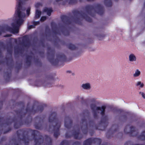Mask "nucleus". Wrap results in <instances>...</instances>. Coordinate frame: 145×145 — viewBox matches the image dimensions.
Wrapping results in <instances>:
<instances>
[{
  "instance_id": "obj_15",
  "label": "nucleus",
  "mask_w": 145,
  "mask_h": 145,
  "mask_svg": "<svg viewBox=\"0 0 145 145\" xmlns=\"http://www.w3.org/2000/svg\"><path fill=\"white\" fill-rule=\"evenodd\" d=\"M45 138L46 142V145H52V140L51 138L47 135H45Z\"/></svg>"
},
{
  "instance_id": "obj_39",
  "label": "nucleus",
  "mask_w": 145,
  "mask_h": 145,
  "mask_svg": "<svg viewBox=\"0 0 145 145\" xmlns=\"http://www.w3.org/2000/svg\"><path fill=\"white\" fill-rule=\"evenodd\" d=\"M42 5V3H37L35 5V7L36 8H38L40 6Z\"/></svg>"
},
{
  "instance_id": "obj_19",
  "label": "nucleus",
  "mask_w": 145,
  "mask_h": 145,
  "mask_svg": "<svg viewBox=\"0 0 145 145\" xmlns=\"http://www.w3.org/2000/svg\"><path fill=\"white\" fill-rule=\"evenodd\" d=\"M138 139L141 140H145V131H143L142 132L141 135L138 136Z\"/></svg>"
},
{
  "instance_id": "obj_20",
  "label": "nucleus",
  "mask_w": 145,
  "mask_h": 145,
  "mask_svg": "<svg viewBox=\"0 0 145 145\" xmlns=\"http://www.w3.org/2000/svg\"><path fill=\"white\" fill-rule=\"evenodd\" d=\"M67 46H68V48L71 50H76L77 48L76 47L75 45L72 44L71 43H70L67 45Z\"/></svg>"
},
{
  "instance_id": "obj_6",
  "label": "nucleus",
  "mask_w": 145,
  "mask_h": 145,
  "mask_svg": "<svg viewBox=\"0 0 145 145\" xmlns=\"http://www.w3.org/2000/svg\"><path fill=\"white\" fill-rule=\"evenodd\" d=\"M85 8L87 14L93 17H94L96 12L101 16L104 13L103 7L99 4H96L94 7L92 5H87Z\"/></svg>"
},
{
  "instance_id": "obj_49",
  "label": "nucleus",
  "mask_w": 145,
  "mask_h": 145,
  "mask_svg": "<svg viewBox=\"0 0 145 145\" xmlns=\"http://www.w3.org/2000/svg\"><path fill=\"white\" fill-rule=\"evenodd\" d=\"M35 62L38 63H41V62L38 59H37L35 60Z\"/></svg>"
},
{
  "instance_id": "obj_14",
  "label": "nucleus",
  "mask_w": 145,
  "mask_h": 145,
  "mask_svg": "<svg viewBox=\"0 0 145 145\" xmlns=\"http://www.w3.org/2000/svg\"><path fill=\"white\" fill-rule=\"evenodd\" d=\"M108 117L107 116H104L101 121L100 124L103 125L104 129H105L108 125Z\"/></svg>"
},
{
  "instance_id": "obj_31",
  "label": "nucleus",
  "mask_w": 145,
  "mask_h": 145,
  "mask_svg": "<svg viewBox=\"0 0 145 145\" xmlns=\"http://www.w3.org/2000/svg\"><path fill=\"white\" fill-rule=\"evenodd\" d=\"M22 51V48H15L14 49V53L16 54H18L19 53H21Z\"/></svg>"
},
{
  "instance_id": "obj_1",
  "label": "nucleus",
  "mask_w": 145,
  "mask_h": 145,
  "mask_svg": "<svg viewBox=\"0 0 145 145\" xmlns=\"http://www.w3.org/2000/svg\"><path fill=\"white\" fill-rule=\"evenodd\" d=\"M18 105H22L23 107L20 109L16 111L18 118H14L11 120L10 118H7L5 120H5L4 118L0 116V126L2 128L6 125L8 126L10 125L12 122H14V127L15 129H18L20 127L24 124L28 125L32 121V118L29 116L31 113L34 114L37 112H42L44 110V107L46 106V105L45 104L39 105H38L37 109H35V105L33 104L31 109L28 108L30 105V103H28L27 104V107L25 109V112H23L24 108V102L20 101L18 103Z\"/></svg>"
},
{
  "instance_id": "obj_2",
  "label": "nucleus",
  "mask_w": 145,
  "mask_h": 145,
  "mask_svg": "<svg viewBox=\"0 0 145 145\" xmlns=\"http://www.w3.org/2000/svg\"><path fill=\"white\" fill-rule=\"evenodd\" d=\"M72 13L74 16L70 17L65 15L61 16V19L65 25L60 26L59 28L55 23L53 22L51 23L52 31L54 34L61 35L62 34L65 36L69 35L70 28L67 27L68 25L71 24L72 22L80 25H81V20L80 19V17L85 19L88 22H92L91 19L88 16L87 14L82 11L75 10L72 11Z\"/></svg>"
},
{
  "instance_id": "obj_17",
  "label": "nucleus",
  "mask_w": 145,
  "mask_h": 145,
  "mask_svg": "<svg viewBox=\"0 0 145 145\" xmlns=\"http://www.w3.org/2000/svg\"><path fill=\"white\" fill-rule=\"evenodd\" d=\"M31 59L32 57L31 56L27 55L26 56L25 63L28 66H30L31 64Z\"/></svg>"
},
{
  "instance_id": "obj_55",
  "label": "nucleus",
  "mask_w": 145,
  "mask_h": 145,
  "mask_svg": "<svg viewBox=\"0 0 145 145\" xmlns=\"http://www.w3.org/2000/svg\"><path fill=\"white\" fill-rule=\"evenodd\" d=\"M88 1V2H92L94 1V0H87ZM82 1V0H80V1L81 2Z\"/></svg>"
},
{
  "instance_id": "obj_41",
  "label": "nucleus",
  "mask_w": 145,
  "mask_h": 145,
  "mask_svg": "<svg viewBox=\"0 0 145 145\" xmlns=\"http://www.w3.org/2000/svg\"><path fill=\"white\" fill-rule=\"evenodd\" d=\"M72 145H80V143L78 141H76L73 143Z\"/></svg>"
},
{
  "instance_id": "obj_9",
  "label": "nucleus",
  "mask_w": 145,
  "mask_h": 145,
  "mask_svg": "<svg viewBox=\"0 0 145 145\" xmlns=\"http://www.w3.org/2000/svg\"><path fill=\"white\" fill-rule=\"evenodd\" d=\"M74 127L76 128V129L74 130L72 132V135L74 138L76 139H80L83 137L82 135L80 133V128L78 125H75Z\"/></svg>"
},
{
  "instance_id": "obj_21",
  "label": "nucleus",
  "mask_w": 145,
  "mask_h": 145,
  "mask_svg": "<svg viewBox=\"0 0 145 145\" xmlns=\"http://www.w3.org/2000/svg\"><path fill=\"white\" fill-rule=\"evenodd\" d=\"M104 3L107 7H111L112 6V3L111 0H105Z\"/></svg>"
},
{
  "instance_id": "obj_29",
  "label": "nucleus",
  "mask_w": 145,
  "mask_h": 145,
  "mask_svg": "<svg viewBox=\"0 0 145 145\" xmlns=\"http://www.w3.org/2000/svg\"><path fill=\"white\" fill-rule=\"evenodd\" d=\"M140 74V71L138 69H137L135 71V73L133 74V76L134 77H138Z\"/></svg>"
},
{
  "instance_id": "obj_63",
  "label": "nucleus",
  "mask_w": 145,
  "mask_h": 145,
  "mask_svg": "<svg viewBox=\"0 0 145 145\" xmlns=\"http://www.w3.org/2000/svg\"><path fill=\"white\" fill-rule=\"evenodd\" d=\"M2 34V31H0V35H1Z\"/></svg>"
},
{
  "instance_id": "obj_18",
  "label": "nucleus",
  "mask_w": 145,
  "mask_h": 145,
  "mask_svg": "<svg viewBox=\"0 0 145 145\" xmlns=\"http://www.w3.org/2000/svg\"><path fill=\"white\" fill-rule=\"evenodd\" d=\"M53 10L51 8H49L46 7L44 9L43 11L47 13V14L49 16H50Z\"/></svg>"
},
{
  "instance_id": "obj_53",
  "label": "nucleus",
  "mask_w": 145,
  "mask_h": 145,
  "mask_svg": "<svg viewBox=\"0 0 145 145\" xmlns=\"http://www.w3.org/2000/svg\"><path fill=\"white\" fill-rule=\"evenodd\" d=\"M80 99L82 100L81 102L82 103H84L86 102V101L85 100H84L83 97L81 98Z\"/></svg>"
},
{
  "instance_id": "obj_32",
  "label": "nucleus",
  "mask_w": 145,
  "mask_h": 145,
  "mask_svg": "<svg viewBox=\"0 0 145 145\" xmlns=\"http://www.w3.org/2000/svg\"><path fill=\"white\" fill-rule=\"evenodd\" d=\"M45 32L47 33H50V29L48 26H46L45 28Z\"/></svg>"
},
{
  "instance_id": "obj_51",
  "label": "nucleus",
  "mask_w": 145,
  "mask_h": 145,
  "mask_svg": "<svg viewBox=\"0 0 145 145\" xmlns=\"http://www.w3.org/2000/svg\"><path fill=\"white\" fill-rule=\"evenodd\" d=\"M6 138L5 137H3L1 139V141L0 142H1L2 141H5L6 140Z\"/></svg>"
},
{
  "instance_id": "obj_62",
  "label": "nucleus",
  "mask_w": 145,
  "mask_h": 145,
  "mask_svg": "<svg viewBox=\"0 0 145 145\" xmlns=\"http://www.w3.org/2000/svg\"><path fill=\"white\" fill-rule=\"evenodd\" d=\"M105 37V35H103V36H101V37H102V38H103V37Z\"/></svg>"
},
{
  "instance_id": "obj_59",
  "label": "nucleus",
  "mask_w": 145,
  "mask_h": 145,
  "mask_svg": "<svg viewBox=\"0 0 145 145\" xmlns=\"http://www.w3.org/2000/svg\"><path fill=\"white\" fill-rule=\"evenodd\" d=\"M63 0H56V2H58L59 1H62Z\"/></svg>"
},
{
  "instance_id": "obj_50",
  "label": "nucleus",
  "mask_w": 145,
  "mask_h": 145,
  "mask_svg": "<svg viewBox=\"0 0 145 145\" xmlns=\"http://www.w3.org/2000/svg\"><path fill=\"white\" fill-rule=\"evenodd\" d=\"M11 36H12V35L11 34H8L5 35L3 37H10Z\"/></svg>"
},
{
  "instance_id": "obj_57",
  "label": "nucleus",
  "mask_w": 145,
  "mask_h": 145,
  "mask_svg": "<svg viewBox=\"0 0 145 145\" xmlns=\"http://www.w3.org/2000/svg\"><path fill=\"white\" fill-rule=\"evenodd\" d=\"M2 56V53L1 50H0V57H1Z\"/></svg>"
},
{
  "instance_id": "obj_22",
  "label": "nucleus",
  "mask_w": 145,
  "mask_h": 145,
  "mask_svg": "<svg viewBox=\"0 0 145 145\" xmlns=\"http://www.w3.org/2000/svg\"><path fill=\"white\" fill-rule=\"evenodd\" d=\"M82 87L83 88L86 89H89L91 88L90 84L89 83L83 84H82Z\"/></svg>"
},
{
  "instance_id": "obj_45",
  "label": "nucleus",
  "mask_w": 145,
  "mask_h": 145,
  "mask_svg": "<svg viewBox=\"0 0 145 145\" xmlns=\"http://www.w3.org/2000/svg\"><path fill=\"white\" fill-rule=\"evenodd\" d=\"M39 24V21L37 22H33V24L35 26V25H37Z\"/></svg>"
},
{
  "instance_id": "obj_43",
  "label": "nucleus",
  "mask_w": 145,
  "mask_h": 145,
  "mask_svg": "<svg viewBox=\"0 0 145 145\" xmlns=\"http://www.w3.org/2000/svg\"><path fill=\"white\" fill-rule=\"evenodd\" d=\"M11 129L10 127H9L8 128V129L7 130L5 131L4 132V133L5 134L6 133L8 132L9 131H10Z\"/></svg>"
},
{
  "instance_id": "obj_5",
  "label": "nucleus",
  "mask_w": 145,
  "mask_h": 145,
  "mask_svg": "<svg viewBox=\"0 0 145 145\" xmlns=\"http://www.w3.org/2000/svg\"><path fill=\"white\" fill-rule=\"evenodd\" d=\"M48 120L51 124L53 123H55V125H53L50 124L49 125V129L52 128V130L54 132V136L56 138L60 135L59 132L60 127V123L59 121L57 116V113L54 112L52 113L50 115Z\"/></svg>"
},
{
  "instance_id": "obj_61",
  "label": "nucleus",
  "mask_w": 145,
  "mask_h": 145,
  "mask_svg": "<svg viewBox=\"0 0 145 145\" xmlns=\"http://www.w3.org/2000/svg\"><path fill=\"white\" fill-rule=\"evenodd\" d=\"M49 78H50V80H52V79H53V77H52H52L50 78V77H49Z\"/></svg>"
},
{
  "instance_id": "obj_52",
  "label": "nucleus",
  "mask_w": 145,
  "mask_h": 145,
  "mask_svg": "<svg viewBox=\"0 0 145 145\" xmlns=\"http://www.w3.org/2000/svg\"><path fill=\"white\" fill-rule=\"evenodd\" d=\"M40 43L42 47H44L45 46V44L43 41L41 40L40 41Z\"/></svg>"
},
{
  "instance_id": "obj_25",
  "label": "nucleus",
  "mask_w": 145,
  "mask_h": 145,
  "mask_svg": "<svg viewBox=\"0 0 145 145\" xmlns=\"http://www.w3.org/2000/svg\"><path fill=\"white\" fill-rule=\"evenodd\" d=\"M101 110H100L101 111V114L102 116H104L105 114V110L106 108V107L105 106H103L101 107Z\"/></svg>"
},
{
  "instance_id": "obj_27",
  "label": "nucleus",
  "mask_w": 145,
  "mask_h": 145,
  "mask_svg": "<svg viewBox=\"0 0 145 145\" xmlns=\"http://www.w3.org/2000/svg\"><path fill=\"white\" fill-rule=\"evenodd\" d=\"M136 86H139L140 88H142L144 86V84L141 81H138L136 83Z\"/></svg>"
},
{
  "instance_id": "obj_35",
  "label": "nucleus",
  "mask_w": 145,
  "mask_h": 145,
  "mask_svg": "<svg viewBox=\"0 0 145 145\" xmlns=\"http://www.w3.org/2000/svg\"><path fill=\"white\" fill-rule=\"evenodd\" d=\"M69 133L68 132H67L65 134V137L67 138H71L72 136V135H70L69 134Z\"/></svg>"
},
{
  "instance_id": "obj_42",
  "label": "nucleus",
  "mask_w": 145,
  "mask_h": 145,
  "mask_svg": "<svg viewBox=\"0 0 145 145\" xmlns=\"http://www.w3.org/2000/svg\"><path fill=\"white\" fill-rule=\"evenodd\" d=\"M34 27L35 26L34 25H30L28 26V29L29 30L32 28H34Z\"/></svg>"
},
{
  "instance_id": "obj_44",
  "label": "nucleus",
  "mask_w": 145,
  "mask_h": 145,
  "mask_svg": "<svg viewBox=\"0 0 145 145\" xmlns=\"http://www.w3.org/2000/svg\"><path fill=\"white\" fill-rule=\"evenodd\" d=\"M123 119L124 120H126L127 118V116L126 115H124L122 116H121Z\"/></svg>"
},
{
  "instance_id": "obj_23",
  "label": "nucleus",
  "mask_w": 145,
  "mask_h": 145,
  "mask_svg": "<svg viewBox=\"0 0 145 145\" xmlns=\"http://www.w3.org/2000/svg\"><path fill=\"white\" fill-rule=\"evenodd\" d=\"M41 12L40 11L38 10H36L35 14V18L37 19L39 18L41 16Z\"/></svg>"
},
{
  "instance_id": "obj_24",
  "label": "nucleus",
  "mask_w": 145,
  "mask_h": 145,
  "mask_svg": "<svg viewBox=\"0 0 145 145\" xmlns=\"http://www.w3.org/2000/svg\"><path fill=\"white\" fill-rule=\"evenodd\" d=\"M129 60L131 61H135L136 58L135 56L133 54H131L129 56Z\"/></svg>"
},
{
  "instance_id": "obj_37",
  "label": "nucleus",
  "mask_w": 145,
  "mask_h": 145,
  "mask_svg": "<svg viewBox=\"0 0 145 145\" xmlns=\"http://www.w3.org/2000/svg\"><path fill=\"white\" fill-rule=\"evenodd\" d=\"M93 112V116L94 118L95 119H97V118L98 116L97 114V113L95 111H94Z\"/></svg>"
},
{
  "instance_id": "obj_34",
  "label": "nucleus",
  "mask_w": 145,
  "mask_h": 145,
  "mask_svg": "<svg viewBox=\"0 0 145 145\" xmlns=\"http://www.w3.org/2000/svg\"><path fill=\"white\" fill-rule=\"evenodd\" d=\"M5 59H6V61H7V65H8V61L9 60H10V63H13V61L11 57L10 58L6 57L5 58Z\"/></svg>"
},
{
  "instance_id": "obj_28",
  "label": "nucleus",
  "mask_w": 145,
  "mask_h": 145,
  "mask_svg": "<svg viewBox=\"0 0 145 145\" xmlns=\"http://www.w3.org/2000/svg\"><path fill=\"white\" fill-rule=\"evenodd\" d=\"M11 141L13 142L12 144V145H20V144L19 143L15 138L12 139Z\"/></svg>"
},
{
  "instance_id": "obj_11",
  "label": "nucleus",
  "mask_w": 145,
  "mask_h": 145,
  "mask_svg": "<svg viewBox=\"0 0 145 145\" xmlns=\"http://www.w3.org/2000/svg\"><path fill=\"white\" fill-rule=\"evenodd\" d=\"M127 126H126L124 129V132L125 133L127 134H129L131 137H136L138 133L135 134V127L134 126H131L130 127V130L129 132L127 131Z\"/></svg>"
},
{
  "instance_id": "obj_47",
  "label": "nucleus",
  "mask_w": 145,
  "mask_h": 145,
  "mask_svg": "<svg viewBox=\"0 0 145 145\" xmlns=\"http://www.w3.org/2000/svg\"><path fill=\"white\" fill-rule=\"evenodd\" d=\"M11 75V73H7L6 76L8 78H9L10 77V76Z\"/></svg>"
},
{
  "instance_id": "obj_64",
  "label": "nucleus",
  "mask_w": 145,
  "mask_h": 145,
  "mask_svg": "<svg viewBox=\"0 0 145 145\" xmlns=\"http://www.w3.org/2000/svg\"><path fill=\"white\" fill-rule=\"evenodd\" d=\"M102 39L101 38V37H99V40H101Z\"/></svg>"
},
{
  "instance_id": "obj_48",
  "label": "nucleus",
  "mask_w": 145,
  "mask_h": 145,
  "mask_svg": "<svg viewBox=\"0 0 145 145\" xmlns=\"http://www.w3.org/2000/svg\"><path fill=\"white\" fill-rule=\"evenodd\" d=\"M39 54L40 56L42 57H43L44 54V52L42 51H40L39 52Z\"/></svg>"
},
{
  "instance_id": "obj_40",
  "label": "nucleus",
  "mask_w": 145,
  "mask_h": 145,
  "mask_svg": "<svg viewBox=\"0 0 145 145\" xmlns=\"http://www.w3.org/2000/svg\"><path fill=\"white\" fill-rule=\"evenodd\" d=\"M31 8L29 7L26 10L27 14L28 16H29L30 14V11Z\"/></svg>"
},
{
  "instance_id": "obj_56",
  "label": "nucleus",
  "mask_w": 145,
  "mask_h": 145,
  "mask_svg": "<svg viewBox=\"0 0 145 145\" xmlns=\"http://www.w3.org/2000/svg\"><path fill=\"white\" fill-rule=\"evenodd\" d=\"M21 67V65H19L17 67H16V68L18 69H20Z\"/></svg>"
},
{
  "instance_id": "obj_4",
  "label": "nucleus",
  "mask_w": 145,
  "mask_h": 145,
  "mask_svg": "<svg viewBox=\"0 0 145 145\" xmlns=\"http://www.w3.org/2000/svg\"><path fill=\"white\" fill-rule=\"evenodd\" d=\"M47 58L48 61L53 65L58 66V64L60 61L62 63L63 62L65 61L66 57L63 54H59L56 55L57 59H54L55 54V50L54 49H52L50 47L47 48Z\"/></svg>"
},
{
  "instance_id": "obj_10",
  "label": "nucleus",
  "mask_w": 145,
  "mask_h": 145,
  "mask_svg": "<svg viewBox=\"0 0 145 145\" xmlns=\"http://www.w3.org/2000/svg\"><path fill=\"white\" fill-rule=\"evenodd\" d=\"M44 117L42 118L39 116H38L35 118L36 120H39L38 123H35L34 124L35 128L41 130L43 128V123L44 120Z\"/></svg>"
},
{
  "instance_id": "obj_26",
  "label": "nucleus",
  "mask_w": 145,
  "mask_h": 145,
  "mask_svg": "<svg viewBox=\"0 0 145 145\" xmlns=\"http://www.w3.org/2000/svg\"><path fill=\"white\" fill-rule=\"evenodd\" d=\"M70 143V142L69 141L64 140L61 142L60 145H69Z\"/></svg>"
},
{
  "instance_id": "obj_16",
  "label": "nucleus",
  "mask_w": 145,
  "mask_h": 145,
  "mask_svg": "<svg viewBox=\"0 0 145 145\" xmlns=\"http://www.w3.org/2000/svg\"><path fill=\"white\" fill-rule=\"evenodd\" d=\"M90 107L93 111L99 110H101V107L100 106L96 107V105L95 104H91L90 105Z\"/></svg>"
},
{
  "instance_id": "obj_38",
  "label": "nucleus",
  "mask_w": 145,
  "mask_h": 145,
  "mask_svg": "<svg viewBox=\"0 0 145 145\" xmlns=\"http://www.w3.org/2000/svg\"><path fill=\"white\" fill-rule=\"evenodd\" d=\"M46 19V16H42L40 19V21L41 22H43Z\"/></svg>"
},
{
  "instance_id": "obj_36",
  "label": "nucleus",
  "mask_w": 145,
  "mask_h": 145,
  "mask_svg": "<svg viewBox=\"0 0 145 145\" xmlns=\"http://www.w3.org/2000/svg\"><path fill=\"white\" fill-rule=\"evenodd\" d=\"M5 46L4 42H3L0 41V48H5Z\"/></svg>"
},
{
  "instance_id": "obj_12",
  "label": "nucleus",
  "mask_w": 145,
  "mask_h": 145,
  "mask_svg": "<svg viewBox=\"0 0 145 145\" xmlns=\"http://www.w3.org/2000/svg\"><path fill=\"white\" fill-rule=\"evenodd\" d=\"M20 44L24 47H28L30 45V42L28 36L25 35L23 37L22 39V42Z\"/></svg>"
},
{
  "instance_id": "obj_58",
  "label": "nucleus",
  "mask_w": 145,
  "mask_h": 145,
  "mask_svg": "<svg viewBox=\"0 0 145 145\" xmlns=\"http://www.w3.org/2000/svg\"><path fill=\"white\" fill-rule=\"evenodd\" d=\"M128 142H127L124 145H128Z\"/></svg>"
},
{
  "instance_id": "obj_3",
  "label": "nucleus",
  "mask_w": 145,
  "mask_h": 145,
  "mask_svg": "<svg viewBox=\"0 0 145 145\" xmlns=\"http://www.w3.org/2000/svg\"><path fill=\"white\" fill-rule=\"evenodd\" d=\"M31 133L35 144L34 145H42L43 143L44 139L42 136L40 132L35 130L30 129H23L16 131L18 138L19 141H23L25 145H29V134Z\"/></svg>"
},
{
  "instance_id": "obj_54",
  "label": "nucleus",
  "mask_w": 145,
  "mask_h": 145,
  "mask_svg": "<svg viewBox=\"0 0 145 145\" xmlns=\"http://www.w3.org/2000/svg\"><path fill=\"white\" fill-rule=\"evenodd\" d=\"M53 86V85H52L50 84H48V85L47 86V87L50 88V87H52Z\"/></svg>"
},
{
  "instance_id": "obj_60",
  "label": "nucleus",
  "mask_w": 145,
  "mask_h": 145,
  "mask_svg": "<svg viewBox=\"0 0 145 145\" xmlns=\"http://www.w3.org/2000/svg\"><path fill=\"white\" fill-rule=\"evenodd\" d=\"M67 72H69V73H71V71H67Z\"/></svg>"
},
{
  "instance_id": "obj_30",
  "label": "nucleus",
  "mask_w": 145,
  "mask_h": 145,
  "mask_svg": "<svg viewBox=\"0 0 145 145\" xmlns=\"http://www.w3.org/2000/svg\"><path fill=\"white\" fill-rule=\"evenodd\" d=\"M10 48H7V52L10 54H11L12 53V46L11 44L10 45Z\"/></svg>"
},
{
  "instance_id": "obj_7",
  "label": "nucleus",
  "mask_w": 145,
  "mask_h": 145,
  "mask_svg": "<svg viewBox=\"0 0 145 145\" xmlns=\"http://www.w3.org/2000/svg\"><path fill=\"white\" fill-rule=\"evenodd\" d=\"M89 112L88 110H85L84 111L83 115L84 116V118L82 120V126L81 129L83 133L84 134H87L88 132V123L86 118L89 119Z\"/></svg>"
},
{
  "instance_id": "obj_8",
  "label": "nucleus",
  "mask_w": 145,
  "mask_h": 145,
  "mask_svg": "<svg viewBox=\"0 0 145 145\" xmlns=\"http://www.w3.org/2000/svg\"><path fill=\"white\" fill-rule=\"evenodd\" d=\"M102 142L101 139L97 138H89L84 142L83 145H91L93 144H97L98 145H100Z\"/></svg>"
},
{
  "instance_id": "obj_33",
  "label": "nucleus",
  "mask_w": 145,
  "mask_h": 145,
  "mask_svg": "<svg viewBox=\"0 0 145 145\" xmlns=\"http://www.w3.org/2000/svg\"><path fill=\"white\" fill-rule=\"evenodd\" d=\"M77 3V0H70L69 4L70 5L76 3Z\"/></svg>"
},
{
  "instance_id": "obj_46",
  "label": "nucleus",
  "mask_w": 145,
  "mask_h": 145,
  "mask_svg": "<svg viewBox=\"0 0 145 145\" xmlns=\"http://www.w3.org/2000/svg\"><path fill=\"white\" fill-rule=\"evenodd\" d=\"M139 93L140 94H141V95H142V97L144 99H145V94L144 93L140 92H139Z\"/></svg>"
},
{
  "instance_id": "obj_13",
  "label": "nucleus",
  "mask_w": 145,
  "mask_h": 145,
  "mask_svg": "<svg viewBox=\"0 0 145 145\" xmlns=\"http://www.w3.org/2000/svg\"><path fill=\"white\" fill-rule=\"evenodd\" d=\"M72 124V121L69 116H67L65 118L64 125L67 129H70Z\"/></svg>"
}]
</instances>
